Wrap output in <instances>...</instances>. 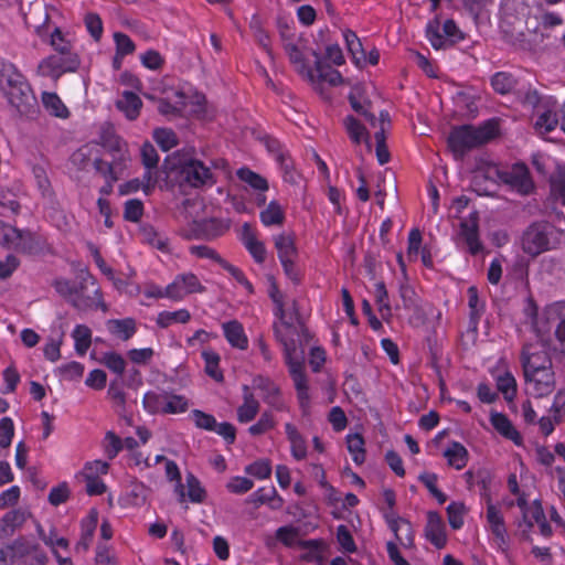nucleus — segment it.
<instances>
[{
    "label": "nucleus",
    "mask_w": 565,
    "mask_h": 565,
    "mask_svg": "<svg viewBox=\"0 0 565 565\" xmlns=\"http://www.w3.org/2000/svg\"><path fill=\"white\" fill-rule=\"evenodd\" d=\"M242 241L255 262L263 264L266 259L265 245L256 238V235L248 223H245L242 226Z\"/></svg>",
    "instance_id": "nucleus-15"
},
{
    "label": "nucleus",
    "mask_w": 565,
    "mask_h": 565,
    "mask_svg": "<svg viewBox=\"0 0 565 565\" xmlns=\"http://www.w3.org/2000/svg\"><path fill=\"white\" fill-rule=\"evenodd\" d=\"M75 350L79 355H84L92 343V331L87 326L78 324L73 331Z\"/></svg>",
    "instance_id": "nucleus-41"
},
{
    "label": "nucleus",
    "mask_w": 565,
    "mask_h": 565,
    "mask_svg": "<svg viewBox=\"0 0 565 565\" xmlns=\"http://www.w3.org/2000/svg\"><path fill=\"white\" fill-rule=\"evenodd\" d=\"M425 537L437 548H443L447 543L445 523L436 511L427 512Z\"/></svg>",
    "instance_id": "nucleus-12"
},
{
    "label": "nucleus",
    "mask_w": 565,
    "mask_h": 565,
    "mask_svg": "<svg viewBox=\"0 0 565 565\" xmlns=\"http://www.w3.org/2000/svg\"><path fill=\"white\" fill-rule=\"evenodd\" d=\"M79 64L81 61L76 53L53 54L40 63L39 71L43 76L56 79L66 72H75Z\"/></svg>",
    "instance_id": "nucleus-9"
},
{
    "label": "nucleus",
    "mask_w": 565,
    "mask_h": 565,
    "mask_svg": "<svg viewBox=\"0 0 565 565\" xmlns=\"http://www.w3.org/2000/svg\"><path fill=\"white\" fill-rule=\"evenodd\" d=\"M348 450L356 465L365 461L364 439L360 434H350L347 436Z\"/></svg>",
    "instance_id": "nucleus-40"
},
{
    "label": "nucleus",
    "mask_w": 565,
    "mask_h": 565,
    "mask_svg": "<svg viewBox=\"0 0 565 565\" xmlns=\"http://www.w3.org/2000/svg\"><path fill=\"white\" fill-rule=\"evenodd\" d=\"M223 331L228 343L239 350H246L248 347V339L244 332V328L237 320H232L223 323Z\"/></svg>",
    "instance_id": "nucleus-20"
},
{
    "label": "nucleus",
    "mask_w": 565,
    "mask_h": 565,
    "mask_svg": "<svg viewBox=\"0 0 565 565\" xmlns=\"http://www.w3.org/2000/svg\"><path fill=\"white\" fill-rule=\"evenodd\" d=\"M532 345H525L522 350L521 359L523 373L541 370H552V360L545 350L532 352Z\"/></svg>",
    "instance_id": "nucleus-13"
},
{
    "label": "nucleus",
    "mask_w": 565,
    "mask_h": 565,
    "mask_svg": "<svg viewBox=\"0 0 565 565\" xmlns=\"http://www.w3.org/2000/svg\"><path fill=\"white\" fill-rule=\"evenodd\" d=\"M202 358L205 362L206 374L216 382H223L224 376L222 371L218 369L220 355L213 351H203Z\"/></svg>",
    "instance_id": "nucleus-43"
},
{
    "label": "nucleus",
    "mask_w": 565,
    "mask_h": 565,
    "mask_svg": "<svg viewBox=\"0 0 565 565\" xmlns=\"http://www.w3.org/2000/svg\"><path fill=\"white\" fill-rule=\"evenodd\" d=\"M284 220L285 214L281 206L276 201H271L268 206L260 212V221L266 226L281 225Z\"/></svg>",
    "instance_id": "nucleus-42"
},
{
    "label": "nucleus",
    "mask_w": 565,
    "mask_h": 565,
    "mask_svg": "<svg viewBox=\"0 0 565 565\" xmlns=\"http://www.w3.org/2000/svg\"><path fill=\"white\" fill-rule=\"evenodd\" d=\"M189 407L188 399L182 395H171L167 394L166 402V414H177L185 412Z\"/></svg>",
    "instance_id": "nucleus-61"
},
{
    "label": "nucleus",
    "mask_w": 565,
    "mask_h": 565,
    "mask_svg": "<svg viewBox=\"0 0 565 565\" xmlns=\"http://www.w3.org/2000/svg\"><path fill=\"white\" fill-rule=\"evenodd\" d=\"M116 107L122 111L129 120H135L139 116L142 100L137 94L126 90L122 93L121 98L116 102Z\"/></svg>",
    "instance_id": "nucleus-23"
},
{
    "label": "nucleus",
    "mask_w": 565,
    "mask_h": 565,
    "mask_svg": "<svg viewBox=\"0 0 565 565\" xmlns=\"http://www.w3.org/2000/svg\"><path fill=\"white\" fill-rule=\"evenodd\" d=\"M167 393L148 392L143 396V407L152 414L164 413Z\"/></svg>",
    "instance_id": "nucleus-46"
},
{
    "label": "nucleus",
    "mask_w": 565,
    "mask_h": 565,
    "mask_svg": "<svg viewBox=\"0 0 565 565\" xmlns=\"http://www.w3.org/2000/svg\"><path fill=\"white\" fill-rule=\"evenodd\" d=\"M547 322L551 327L555 328L556 339L564 343L565 342V305H556L550 308L546 312Z\"/></svg>",
    "instance_id": "nucleus-28"
},
{
    "label": "nucleus",
    "mask_w": 565,
    "mask_h": 565,
    "mask_svg": "<svg viewBox=\"0 0 565 565\" xmlns=\"http://www.w3.org/2000/svg\"><path fill=\"white\" fill-rule=\"evenodd\" d=\"M191 319V315L186 309L174 312L162 311L158 315L157 323L161 328H168L173 322L186 323Z\"/></svg>",
    "instance_id": "nucleus-44"
},
{
    "label": "nucleus",
    "mask_w": 565,
    "mask_h": 565,
    "mask_svg": "<svg viewBox=\"0 0 565 565\" xmlns=\"http://www.w3.org/2000/svg\"><path fill=\"white\" fill-rule=\"evenodd\" d=\"M170 170H178L181 186L194 189L213 185L215 183L210 168L202 161L194 158H181L177 163L168 167Z\"/></svg>",
    "instance_id": "nucleus-5"
},
{
    "label": "nucleus",
    "mask_w": 565,
    "mask_h": 565,
    "mask_svg": "<svg viewBox=\"0 0 565 565\" xmlns=\"http://www.w3.org/2000/svg\"><path fill=\"white\" fill-rule=\"evenodd\" d=\"M498 391L508 402H512L516 395V382L510 372H505L497 379Z\"/></svg>",
    "instance_id": "nucleus-45"
},
{
    "label": "nucleus",
    "mask_w": 565,
    "mask_h": 565,
    "mask_svg": "<svg viewBox=\"0 0 565 565\" xmlns=\"http://www.w3.org/2000/svg\"><path fill=\"white\" fill-rule=\"evenodd\" d=\"M177 278L180 285H182V288L186 295L193 292H203L205 290L199 278L192 273L178 275Z\"/></svg>",
    "instance_id": "nucleus-52"
},
{
    "label": "nucleus",
    "mask_w": 565,
    "mask_h": 565,
    "mask_svg": "<svg viewBox=\"0 0 565 565\" xmlns=\"http://www.w3.org/2000/svg\"><path fill=\"white\" fill-rule=\"evenodd\" d=\"M343 35L348 51L351 54L354 64L358 67H363L366 63V56L360 39L351 30L344 31Z\"/></svg>",
    "instance_id": "nucleus-27"
},
{
    "label": "nucleus",
    "mask_w": 565,
    "mask_h": 565,
    "mask_svg": "<svg viewBox=\"0 0 565 565\" xmlns=\"http://www.w3.org/2000/svg\"><path fill=\"white\" fill-rule=\"evenodd\" d=\"M343 125L353 143L360 145L364 141L367 149L371 150L372 143L370 140V134L360 120L350 115L343 119Z\"/></svg>",
    "instance_id": "nucleus-19"
},
{
    "label": "nucleus",
    "mask_w": 565,
    "mask_h": 565,
    "mask_svg": "<svg viewBox=\"0 0 565 565\" xmlns=\"http://www.w3.org/2000/svg\"><path fill=\"white\" fill-rule=\"evenodd\" d=\"M275 426L273 415L268 412H264L258 422L248 428V431L253 436L265 434L267 430Z\"/></svg>",
    "instance_id": "nucleus-62"
},
{
    "label": "nucleus",
    "mask_w": 565,
    "mask_h": 565,
    "mask_svg": "<svg viewBox=\"0 0 565 565\" xmlns=\"http://www.w3.org/2000/svg\"><path fill=\"white\" fill-rule=\"evenodd\" d=\"M490 422L494 429L504 438L512 440L515 445H521L522 437L520 433L514 428L511 420L504 414L491 413Z\"/></svg>",
    "instance_id": "nucleus-17"
},
{
    "label": "nucleus",
    "mask_w": 565,
    "mask_h": 565,
    "mask_svg": "<svg viewBox=\"0 0 565 565\" xmlns=\"http://www.w3.org/2000/svg\"><path fill=\"white\" fill-rule=\"evenodd\" d=\"M518 85V79L508 72H498L491 77V86L501 95L511 93Z\"/></svg>",
    "instance_id": "nucleus-38"
},
{
    "label": "nucleus",
    "mask_w": 565,
    "mask_h": 565,
    "mask_svg": "<svg viewBox=\"0 0 565 565\" xmlns=\"http://www.w3.org/2000/svg\"><path fill=\"white\" fill-rule=\"evenodd\" d=\"M301 333L284 334L280 328L275 327V337L282 344L285 361L288 365L290 376L297 391L300 406L306 407L309 403V387L305 374V345L311 340L307 327L300 324Z\"/></svg>",
    "instance_id": "nucleus-1"
},
{
    "label": "nucleus",
    "mask_w": 565,
    "mask_h": 565,
    "mask_svg": "<svg viewBox=\"0 0 565 565\" xmlns=\"http://www.w3.org/2000/svg\"><path fill=\"white\" fill-rule=\"evenodd\" d=\"M188 497L190 501L201 503L205 499V490L201 487V483L196 477L192 473L186 476Z\"/></svg>",
    "instance_id": "nucleus-51"
},
{
    "label": "nucleus",
    "mask_w": 565,
    "mask_h": 565,
    "mask_svg": "<svg viewBox=\"0 0 565 565\" xmlns=\"http://www.w3.org/2000/svg\"><path fill=\"white\" fill-rule=\"evenodd\" d=\"M244 403L237 408V419L241 423H248L253 420L259 411V403L250 393L247 385L243 386Z\"/></svg>",
    "instance_id": "nucleus-24"
},
{
    "label": "nucleus",
    "mask_w": 565,
    "mask_h": 565,
    "mask_svg": "<svg viewBox=\"0 0 565 565\" xmlns=\"http://www.w3.org/2000/svg\"><path fill=\"white\" fill-rule=\"evenodd\" d=\"M446 511L449 525L454 530L460 529L463 525V515L467 512L465 503L454 501L447 507Z\"/></svg>",
    "instance_id": "nucleus-47"
},
{
    "label": "nucleus",
    "mask_w": 565,
    "mask_h": 565,
    "mask_svg": "<svg viewBox=\"0 0 565 565\" xmlns=\"http://www.w3.org/2000/svg\"><path fill=\"white\" fill-rule=\"evenodd\" d=\"M493 480V473L487 468L476 470V484L481 489V495L488 502L491 499L490 488Z\"/></svg>",
    "instance_id": "nucleus-49"
},
{
    "label": "nucleus",
    "mask_w": 565,
    "mask_h": 565,
    "mask_svg": "<svg viewBox=\"0 0 565 565\" xmlns=\"http://www.w3.org/2000/svg\"><path fill=\"white\" fill-rule=\"evenodd\" d=\"M29 512L17 509L9 511L1 520H0V535L9 536L14 533L17 529L22 526V524L26 521Z\"/></svg>",
    "instance_id": "nucleus-22"
},
{
    "label": "nucleus",
    "mask_w": 565,
    "mask_h": 565,
    "mask_svg": "<svg viewBox=\"0 0 565 565\" xmlns=\"http://www.w3.org/2000/svg\"><path fill=\"white\" fill-rule=\"evenodd\" d=\"M71 491L67 482H61L57 487L51 489L47 500L53 507L65 503L70 498Z\"/></svg>",
    "instance_id": "nucleus-57"
},
{
    "label": "nucleus",
    "mask_w": 565,
    "mask_h": 565,
    "mask_svg": "<svg viewBox=\"0 0 565 565\" xmlns=\"http://www.w3.org/2000/svg\"><path fill=\"white\" fill-rule=\"evenodd\" d=\"M110 333L118 335L121 340H129L136 332V321L132 318L110 319L107 321Z\"/></svg>",
    "instance_id": "nucleus-30"
},
{
    "label": "nucleus",
    "mask_w": 565,
    "mask_h": 565,
    "mask_svg": "<svg viewBox=\"0 0 565 565\" xmlns=\"http://www.w3.org/2000/svg\"><path fill=\"white\" fill-rule=\"evenodd\" d=\"M7 548L10 552L11 559L21 562L23 558L40 547L38 544L29 541L26 537L20 536L14 540L12 544L8 545Z\"/></svg>",
    "instance_id": "nucleus-33"
},
{
    "label": "nucleus",
    "mask_w": 565,
    "mask_h": 565,
    "mask_svg": "<svg viewBox=\"0 0 565 565\" xmlns=\"http://www.w3.org/2000/svg\"><path fill=\"white\" fill-rule=\"evenodd\" d=\"M114 40L116 44V53L126 56L135 52L136 45L127 34L116 32L114 33Z\"/></svg>",
    "instance_id": "nucleus-60"
},
{
    "label": "nucleus",
    "mask_w": 565,
    "mask_h": 565,
    "mask_svg": "<svg viewBox=\"0 0 565 565\" xmlns=\"http://www.w3.org/2000/svg\"><path fill=\"white\" fill-rule=\"evenodd\" d=\"M467 294L468 306L470 308V328L473 331H477L479 320L484 311V305L479 300L478 289L476 286H470L467 290Z\"/></svg>",
    "instance_id": "nucleus-34"
},
{
    "label": "nucleus",
    "mask_w": 565,
    "mask_h": 565,
    "mask_svg": "<svg viewBox=\"0 0 565 565\" xmlns=\"http://www.w3.org/2000/svg\"><path fill=\"white\" fill-rule=\"evenodd\" d=\"M77 282L72 284L68 279L56 278L52 282L55 290L79 311H87L100 308L107 311L103 300L102 290L87 268H82L76 275Z\"/></svg>",
    "instance_id": "nucleus-2"
},
{
    "label": "nucleus",
    "mask_w": 565,
    "mask_h": 565,
    "mask_svg": "<svg viewBox=\"0 0 565 565\" xmlns=\"http://www.w3.org/2000/svg\"><path fill=\"white\" fill-rule=\"evenodd\" d=\"M153 139L163 151H168L178 145V137L172 129L158 128L153 131Z\"/></svg>",
    "instance_id": "nucleus-48"
},
{
    "label": "nucleus",
    "mask_w": 565,
    "mask_h": 565,
    "mask_svg": "<svg viewBox=\"0 0 565 565\" xmlns=\"http://www.w3.org/2000/svg\"><path fill=\"white\" fill-rule=\"evenodd\" d=\"M315 56V70L318 73V79L327 82L332 86H337L343 82L341 73L332 68L329 64L322 62L320 54L317 51H312Z\"/></svg>",
    "instance_id": "nucleus-26"
},
{
    "label": "nucleus",
    "mask_w": 565,
    "mask_h": 565,
    "mask_svg": "<svg viewBox=\"0 0 565 565\" xmlns=\"http://www.w3.org/2000/svg\"><path fill=\"white\" fill-rule=\"evenodd\" d=\"M561 235L562 232L547 221L533 222L522 234V250L531 257H537L545 252L558 248Z\"/></svg>",
    "instance_id": "nucleus-4"
},
{
    "label": "nucleus",
    "mask_w": 565,
    "mask_h": 565,
    "mask_svg": "<svg viewBox=\"0 0 565 565\" xmlns=\"http://www.w3.org/2000/svg\"><path fill=\"white\" fill-rule=\"evenodd\" d=\"M228 228V223L217 218L205 220L199 224L200 236L207 241L217 238Z\"/></svg>",
    "instance_id": "nucleus-29"
},
{
    "label": "nucleus",
    "mask_w": 565,
    "mask_h": 565,
    "mask_svg": "<svg viewBox=\"0 0 565 565\" xmlns=\"http://www.w3.org/2000/svg\"><path fill=\"white\" fill-rule=\"evenodd\" d=\"M97 522L98 512L96 509H92L88 513V516L82 521V535L79 541L75 545V550L77 552H86L89 548L94 537L95 530L97 527Z\"/></svg>",
    "instance_id": "nucleus-18"
},
{
    "label": "nucleus",
    "mask_w": 565,
    "mask_h": 565,
    "mask_svg": "<svg viewBox=\"0 0 565 565\" xmlns=\"http://www.w3.org/2000/svg\"><path fill=\"white\" fill-rule=\"evenodd\" d=\"M122 447V440L114 431L106 433L104 450L108 459H114Z\"/></svg>",
    "instance_id": "nucleus-58"
},
{
    "label": "nucleus",
    "mask_w": 565,
    "mask_h": 565,
    "mask_svg": "<svg viewBox=\"0 0 565 565\" xmlns=\"http://www.w3.org/2000/svg\"><path fill=\"white\" fill-rule=\"evenodd\" d=\"M375 301L383 318H385V316L390 317L392 315L391 306L388 302V294L383 281H379L375 285Z\"/></svg>",
    "instance_id": "nucleus-50"
},
{
    "label": "nucleus",
    "mask_w": 565,
    "mask_h": 565,
    "mask_svg": "<svg viewBox=\"0 0 565 565\" xmlns=\"http://www.w3.org/2000/svg\"><path fill=\"white\" fill-rule=\"evenodd\" d=\"M19 238H21L20 230L0 221V244L1 245L14 247V245Z\"/></svg>",
    "instance_id": "nucleus-53"
},
{
    "label": "nucleus",
    "mask_w": 565,
    "mask_h": 565,
    "mask_svg": "<svg viewBox=\"0 0 565 565\" xmlns=\"http://www.w3.org/2000/svg\"><path fill=\"white\" fill-rule=\"evenodd\" d=\"M497 134L498 122L491 119L479 127L472 125L454 127L447 138V142L455 158L461 160L466 153L489 142Z\"/></svg>",
    "instance_id": "nucleus-3"
},
{
    "label": "nucleus",
    "mask_w": 565,
    "mask_h": 565,
    "mask_svg": "<svg viewBox=\"0 0 565 565\" xmlns=\"http://www.w3.org/2000/svg\"><path fill=\"white\" fill-rule=\"evenodd\" d=\"M444 456L448 459V463L458 470L462 469L468 461V451L458 441H452L444 451Z\"/></svg>",
    "instance_id": "nucleus-35"
},
{
    "label": "nucleus",
    "mask_w": 565,
    "mask_h": 565,
    "mask_svg": "<svg viewBox=\"0 0 565 565\" xmlns=\"http://www.w3.org/2000/svg\"><path fill=\"white\" fill-rule=\"evenodd\" d=\"M299 535L300 530L292 525L280 526L276 531V539L287 547L294 546Z\"/></svg>",
    "instance_id": "nucleus-55"
},
{
    "label": "nucleus",
    "mask_w": 565,
    "mask_h": 565,
    "mask_svg": "<svg viewBox=\"0 0 565 565\" xmlns=\"http://www.w3.org/2000/svg\"><path fill=\"white\" fill-rule=\"evenodd\" d=\"M193 420L195 426L205 430L216 429V419L213 415L204 413L200 409L192 411Z\"/></svg>",
    "instance_id": "nucleus-63"
},
{
    "label": "nucleus",
    "mask_w": 565,
    "mask_h": 565,
    "mask_svg": "<svg viewBox=\"0 0 565 565\" xmlns=\"http://www.w3.org/2000/svg\"><path fill=\"white\" fill-rule=\"evenodd\" d=\"M250 29L254 31V36L258 44L267 52L268 55H271L270 36L263 29L260 21L256 17L250 21Z\"/></svg>",
    "instance_id": "nucleus-54"
},
{
    "label": "nucleus",
    "mask_w": 565,
    "mask_h": 565,
    "mask_svg": "<svg viewBox=\"0 0 565 565\" xmlns=\"http://www.w3.org/2000/svg\"><path fill=\"white\" fill-rule=\"evenodd\" d=\"M253 385L255 388L262 391L265 403L278 411L285 408V404L280 397V390L271 380L259 375L254 379Z\"/></svg>",
    "instance_id": "nucleus-14"
},
{
    "label": "nucleus",
    "mask_w": 565,
    "mask_h": 565,
    "mask_svg": "<svg viewBox=\"0 0 565 565\" xmlns=\"http://www.w3.org/2000/svg\"><path fill=\"white\" fill-rule=\"evenodd\" d=\"M269 297L273 300V302L276 305V311L275 315L280 319V326L275 324V327L280 328L284 334H298L301 333L300 324L302 327H306L305 323L301 320L299 309L297 301H292V310L295 315L296 322L294 323L291 320L286 319V312L284 309V301H282V295L279 291V288L277 286V282L274 277H270V287H269Z\"/></svg>",
    "instance_id": "nucleus-8"
},
{
    "label": "nucleus",
    "mask_w": 565,
    "mask_h": 565,
    "mask_svg": "<svg viewBox=\"0 0 565 565\" xmlns=\"http://www.w3.org/2000/svg\"><path fill=\"white\" fill-rule=\"evenodd\" d=\"M245 471L258 479H266L271 473L270 461L267 459L257 460L246 467Z\"/></svg>",
    "instance_id": "nucleus-59"
},
{
    "label": "nucleus",
    "mask_w": 565,
    "mask_h": 565,
    "mask_svg": "<svg viewBox=\"0 0 565 565\" xmlns=\"http://www.w3.org/2000/svg\"><path fill=\"white\" fill-rule=\"evenodd\" d=\"M143 214V204L138 199L128 200L125 203L124 218L129 222H138Z\"/></svg>",
    "instance_id": "nucleus-56"
},
{
    "label": "nucleus",
    "mask_w": 565,
    "mask_h": 565,
    "mask_svg": "<svg viewBox=\"0 0 565 565\" xmlns=\"http://www.w3.org/2000/svg\"><path fill=\"white\" fill-rule=\"evenodd\" d=\"M3 95L20 117L31 120L35 119L39 115L40 106L28 81L11 88Z\"/></svg>",
    "instance_id": "nucleus-6"
},
{
    "label": "nucleus",
    "mask_w": 565,
    "mask_h": 565,
    "mask_svg": "<svg viewBox=\"0 0 565 565\" xmlns=\"http://www.w3.org/2000/svg\"><path fill=\"white\" fill-rule=\"evenodd\" d=\"M275 247L278 252L279 260H287L297 257V248L294 238L287 234H279L275 237Z\"/></svg>",
    "instance_id": "nucleus-39"
},
{
    "label": "nucleus",
    "mask_w": 565,
    "mask_h": 565,
    "mask_svg": "<svg viewBox=\"0 0 565 565\" xmlns=\"http://www.w3.org/2000/svg\"><path fill=\"white\" fill-rule=\"evenodd\" d=\"M45 241L30 232L21 231V238L14 245V248L26 254H41L45 249Z\"/></svg>",
    "instance_id": "nucleus-25"
},
{
    "label": "nucleus",
    "mask_w": 565,
    "mask_h": 565,
    "mask_svg": "<svg viewBox=\"0 0 565 565\" xmlns=\"http://www.w3.org/2000/svg\"><path fill=\"white\" fill-rule=\"evenodd\" d=\"M26 82L25 77L11 63L0 64V90L6 94L11 88Z\"/></svg>",
    "instance_id": "nucleus-21"
},
{
    "label": "nucleus",
    "mask_w": 565,
    "mask_h": 565,
    "mask_svg": "<svg viewBox=\"0 0 565 565\" xmlns=\"http://www.w3.org/2000/svg\"><path fill=\"white\" fill-rule=\"evenodd\" d=\"M460 235L465 239L469 253L471 255H477L479 252L482 250L483 246L481 242L479 241V233H478V224L472 223L468 224L467 222H462L460 224Z\"/></svg>",
    "instance_id": "nucleus-32"
},
{
    "label": "nucleus",
    "mask_w": 565,
    "mask_h": 565,
    "mask_svg": "<svg viewBox=\"0 0 565 565\" xmlns=\"http://www.w3.org/2000/svg\"><path fill=\"white\" fill-rule=\"evenodd\" d=\"M337 540L345 552L353 553L356 551V545L354 543L353 536L345 525L341 524L338 526Z\"/></svg>",
    "instance_id": "nucleus-64"
},
{
    "label": "nucleus",
    "mask_w": 565,
    "mask_h": 565,
    "mask_svg": "<svg viewBox=\"0 0 565 565\" xmlns=\"http://www.w3.org/2000/svg\"><path fill=\"white\" fill-rule=\"evenodd\" d=\"M439 28L440 21L438 17L431 20L426 26V35L431 46L436 50H446L463 39L462 32L451 19L445 21L443 33H440Z\"/></svg>",
    "instance_id": "nucleus-7"
},
{
    "label": "nucleus",
    "mask_w": 565,
    "mask_h": 565,
    "mask_svg": "<svg viewBox=\"0 0 565 565\" xmlns=\"http://www.w3.org/2000/svg\"><path fill=\"white\" fill-rule=\"evenodd\" d=\"M42 104L43 107L50 113V115L67 118L70 113L66 106L63 104L61 98L55 93L44 92L42 94Z\"/></svg>",
    "instance_id": "nucleus-36"
},
{
    "label": "nucleus",
    "mask_w": 565,
    "mask_h": 565,
    "mask_svg": "<svg viewBox=\"0 0 565 565\" xmlns=\"http://www.w3.org/2000/svg\"><path fill=\"white\" fill-rule=\"evenodd\" d=\"M287 438L291 445V454L297 460H301L307 456L306 440L300 435L296 426L290 423L285 425Z\"/></svg>",
    "instance_id": "nucleus-31"
},
{
    "label": "nucleus",
    "mask_w": 565,
    "mask_h": 565,
    "mask_svg": "<svg viewBox=\"0 0 565 565\" xmlns=\"http://www.w3.org/2000/svg\"><path fill=\"white\" fill-rule=\"evenodd\" d=\"M504 39L516 50L532 51L536 44L537 34L535 32H524L516 30H503Z\"/></svg>",
    "instance_id": "nucleus-16"
},
{
    "label": "nucleus",
    "mask_w": 565,
    "mask_h": 565,
    "mask_svg": "<svg viewBox=\"0 0 565 565\" xmlns=\"http://www.w3.org/2000/svg\"><path fill=\"white\" fill-rule=\"evenodd\" d=\"M527 394L534 397H543L551 394L555 387L553 370H541L524 373Z\"/></svg>",
    "instance_id": "nucleus-11"
},
{
    "label": "nucleus",
    "mask_w": 565,
    "mask_h": 565,
    "mask_svg": "<svg viewBox=\"0 0 565 565\" xmlns=\"http://www.w3.org/2000/svg\"><path fill=\"white\" fill-rule=\"evenodd\" d=\"M498 178L521 194H529L533 188V181L529 168L524 163H515L510 170H497Z\"/></svg>",
    "instance_id": "nucleus-10"
},
{
    "label": "nucleus",
    "mask_w": 565,
    "mask_h": 565,
    "mask_svg": "<svg viewBox=\"0 0 565 565\" xmlns=\"http://www.w3.org/2000/svg\"><path fill=\"white\" fill-rule=\"evenodd\" d=\"M237 178L248 184L252 189L259 192L268 190L267 180L260 174L252 171L249 168L243 167L236 172Z\"/></svg>",
    "instance_id": "nucleus-37"
}]
</instances>
